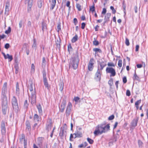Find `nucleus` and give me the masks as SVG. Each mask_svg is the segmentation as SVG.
<instances>
[{
    "mask_svg": "<svg viewBox=\"0 0 148 148\" xmlns=\"http://www.w3.org/2000/svg\"><path fill=\"white\" fill-rule=\"evenodd\" d=\"M122 6H123V11H124V13L125 14V15L126 14V10H125L126 6L125 5L124 3V2H123V3Z\"/></svg>",
    "mask_w": 148,
    "mask_h": 148,
    "instance_id": "e433bc0d",
    "label": "nucleus"
},
{
    "mask_svg": "<svg viewBox=\"0 0 148 148\" xmlns=\"http://www.w3.org/2000/svg\"><path fill=\"white\" fill-rule=\"evenodd\" d=\"M37 47L36 40V39H33V43L32 45V47L33 48H36Z\"/></svg>",
    "mask_w": 148,
    "mask_h": 148,
    "instance_id": "473e14b6",
    "label": "nucleus"
},
{
    "mask_svg": "<svg viewBox=\"0 0 148 148\" xmlns=\"http://www.w3.org/2000/svg\"><path fill=\"white\" fill-rule=\"evenodd\" d=\"M28 104L27 102V100H26L25 101L24 106H23V108L26 110L28 107Z\"/></svg>",
    "mask_w": 148,
    "mask_h": 148,
    "instance_id": "b1692460",
    "label": "nucleus"
},
{
    "mask_svg": "<svg viewBox=\"0 0 148 148\" xmlns=\"http://www.w3.org/2000/svg\"><path fill=\"white\" fill-rule=\"evenodd\" d=\"M110 9L112 10V13L113 14H115L116 12V10L114 9L113 7L111 6L110 7Z\"/></svg>",
    "mask_w": 148,
    "mask_h": 148,
    "instance_id": "8fccbe9b",
    "label": "nucleus"
},
{
    "mask_svg": "<svg viewBox=\"0 0 148 148\" xmlns=\"http://www.w3.org/2000/svg\"><path fill=\"white\" fill-rule=\"evenodd\" d=\"M138 120V119L137 118L134 119L131 123L132 126L134 127H136L137 125Z\"/></svg>",
    "mask_w": 148,
    "mask_h": 148,
    "instance_id": "ddd939ff",
    "label": "nucleus"
},
{
    "mask_svg": "<svg viewBox=\"0 0 148 148\" xmlns=\"http://www.w3.org/2000/svg\"><path fill=\"white\" fill-rule=\"evenodd\" d=\"M1 133L3 134H5L6 132L5 124V123L3 122L1 123Z\"/></svg>",
    "mask_w": 148,
    "mask_h": 148,
    "instance_id": "f8f14e48",
    "label": "nucleus"
},
{
    "mask_svg": "<svg viewBox=\"0 0 148 148\" xmlns=\"http://www.w3.org/2000/svg\"><path fill=\"white\" fill-rule=\"evenodd\" d=\"M87 140L89 143L90 144H92L93 143V140L92 139L89 138H87Z\"/></svg>",
    "mask_w": 148,
    "mask_h": 148,
    "instance_id": "58836bf2",
    "label": "nucleus"
},
{
    "mask_svg": "<svg viewBox=\"0 0 148 148\" xmlns=\"http://www.w3.org/2000/svg\"><path fill=\"white\" fill-rule=\"evenodd\" d=\"M64 85V83L62 82H61L59 84V89L61 91L63 90Z\"/></svg>",
    "mask_w": 148,
    "mask_h": 148,
    "instance_id": "393cba45",
    "label": "nucleus"
},
{
    "mask_svg": "<svg viewBox=\"0 0 148 148\" xmlns=\"http://www.w3.org/2000/svg\"><path fill=\"white\" fill-rule=\"evenodd\" d=\"M34 119L36 121H38L40 120V118L39 116L37 114H35L34 116Z\"/></svg>",
    "mask_w": 148,
    "mask_h": 148,
    "instance_id": "5701e85b",
    "label": "nucleus"
},
{
    "mask_svg": "<svg viewBox=\"0 0 148 148\" xmlns=\"http://www.w3.org/2000/svg\"><path fill=\"white\" fill-rule=\"evenodd\" d=\"M111 16V14L110 13H107L106 15H105V21L104 22V23H106L107 21H109V19L110 17Z\"/></svg>",
    "mask_w": 148,
    "mask_h": 148,
    "instance_id": "f3484780",
    "label": "nucleus"
},
{
    "mask_svg": "<svg viewBox=\"0 0 148 148\" xmlns=\"http://www.w3.org/2000/svg\"><path fill=\"white\" fill-rule=\"evenodd\" d=\"M47 26L46 24L44 23L42 24V30L43 31H44L46 30Z\"/></svg>",
    "mask_w": 148,
    "mask_h": 148,
    "instance_id": "f704fd0d",
    "label": "nucleus"
},
{
    "mask_svg": "<svg viewBox=\"0 0 148 148\" xmlns=\"http://www.w3.org/2000/svg\"><path fill=\"white\" fill-rule=\"evenodd\" d=\"M100 71L98 69L97 72L95 74V78L98 80L100 81L101 79Z\"/></svg>",
    "mask_w": 148,
    "mask_h": 148,
    "instance_id": "4468645a",
    "label": "nucleus"
},
{
    "mask_svg": "<svg viewBox=\"0 0 148 148\" xmlns=\"http://www.w3.org/2000/svg\"><path fill=\"white\" fill-rule=\"evenodd\" d=\"M51 122H50L48 124V125H47V128L48 129V130H50L51 128Z\"/></svg>",
    "mask_w": 148,
    "mask_h": 148,
    "instance_id": "4c0bfd02",
    "label": "nucleus"
},
{
    "mask_svg": "<svg viewBox=\"0 0 148 148\" xmlns=\"http://www.w3.org/2000/svg\"><path fill=\"white\" fill-rule=\"evenodd\" d=\"M122 61L121 60H119L118 63V65L120 67L122 66Z\"/></svg>",
    "mask_w": 148,
    "mask_h": 148,
    "instance_id": "c03bdc74",
    "label": "nucleus"
},
{
    "mask_svg": "<svg viewBox=\"0 0 148 148\" xmlns=\"http://www.w3.org/2000/svg\"><path fill=\"white\" fill-rule=\"evenodd\" d=\"M108 66H114V67L115 66V64L113 63H108Z\"/></svg>",
    "mask_w": 148,
    "mask_h": 148,
    "instance_id": "5fc2aeb1",
    "label": "nucleus"
},
{
    "mask_svg": "<svg viewBox=\"0 0 148 148\" xmlns=\"http://www.w3.org/2000/svg\"><path fill=\"white\" fill-rule=\"evenodd\" d=\"M110 126L109 124L106 125L102 124L97 125L95 128L94 132V134L95 136L101 135L103 133L107 132L110 130Z\"/></svg>",
    "mask_w": 148,
    "mask_h": 148,
    "instance_id": "f257e3e1",
    "label": "nucleus"
},
{
    "mask_svg": "<svg viewBox=\"0 0 148 148\" xmlns=\"http://www.w3.org/2000/svg\"><path fill=\"white\" fill-rule=\"evenodd\" d=\"M10 6V3L7 1L6 3L5 6V13H8L9 10V7Z\"/></svg>",
    "mask_w": 148,
    "mask_h": 148,
    "instance_id": "dca6fc26",
    "label": "nucleus"
},
{
    "mask_svg": "<svg viewBox=\"0 0 148 148\" xmlns=\"http://www.w3.org/2000/svg\"><path fill=\"white\" fill-rule=\"evenodd\" d=\"M2 101V111L3 114H5L7 110V101L6 97H4Z\"/></svg>",
    "mask_w": 148,
    "mask_h": 148,
    "instance_id": "20e7f679",
    "label": "nucleus"
},
{
    "mask_svg": "<svg viewBox=\"0 0 148 148\" xmlns=\"http://www.w3.org/2000/svg\"><path fill=\"white\" fill-rule=\"evenodd\" d=\"M79 62V59L77 56L75 55L72 57L69 62V67H72L74 69H76L78 67Z\"/></svg>",
    "mask_w": 148,
    "mask_h": 148,
    "instance_id": "7ed1b4c3",
    "label": "nucleus"
},
{
    "mask_svg": "<svg viewBox=\"0 0 148 148\" xmlns=\"http://www.w3.org/2000/svg\"><path fill=\"white\" fill-rule=\"evenodd\" d=\"M29 90V101L32 104H34L36 102V92L34 84L32 82L30 83L28 87V91Z\"/></svg>",
    "mask_w": 148,
    "mask_h": 148,
    "instance_id": "f03ea898",
    "label": "nucleus"
},
{
    "mask_svg": "<svg viewBox=\"0 0 148 148\" xmlns=\"http://www.w3.org/2000/svg\"><path fill=\"white\" fill-rule=\"evenodd\" d=\"M106 12V10L105 8H103V9L102 11V14H105Z\"/></svg>",
    "mask_w": 148,
    "mask_h": 148,
    "instance_id": "bf43d9fd",
    "label": "nucleus"
},
{
    "mask_svg": "<svg viewBox=\"0 0 148 148\" xmlns=\"http://www.w3.org/2000/svg\"><path fill=\"white\" fill-rule=\"evenodd\" d=\"M43 81L44 82V85L45 86V87L48 89H49V86L48 83L47 79L46 77H44V79H43Z\"/></svg>",
    "mask_w": 148,
    "mask_h": 148,
    "instance_id": "a211bd4d",
    "label": "nucleus"
},
{
    "mask_svg": "<svg viewBox=\"0 0 148 148\" xmlns=\"http://www.w3.org/2000/svg\"><path fill=\"white\" fill-rule=\"evenodd\" d=\"M72 105L70 102H69L66 108V113L67 116L70 115V113L72 108Z\"/></svg>",
    "mask_w": 148,
    "mask_h": 148,
    "instance_id": "9d476101",
    "label": "nucleus"
},
{
    "mask_svg": "<svg viewBox=\"0 0 148 148\" xmlns=\"http://www.w3.org/2000/svg\"><path fill=\"white\" fill-rule=\"evenodd\" d=\"M19 90L18 83V82H17L16 84V93L18 95L19 94Z\"/></svg>",
    "mask_w": 148,
    "mask_h": 148,
    "instance_id": "412c9836",
    "label": "nucleus"
},
{
    "mask_svg": "<svg viewBox=\"0 0 148 148\" xmlns=\"http://www.w3.org/2000/svg\"><path fill=\"white\" fill-rule=\"evenodd\" d=\"M99 27V26L98 25H97L95 27V31H97L98 30V29Z\"/></svg>",
    "mask_w": 148,
    "mask_h": 148,
    "instance_id": "774afa93",
    "label": "nucleus"
},
{
    "mask_svg": "<svg viewBox=\"0 0 148 148\" xmlns=\"http://www.w3.org/2000/svg\"><path fill=\"white\" fill-rule=\"evenodd\" d=\"M32 3V0H25V3L28 4L27 11L28 12H30L31 10Z\"/></svg>",
    "mask_w": 148,
    "mask_h": 148,
    "instance_id": "6e6552de",
    "label": "nucleus"
},
{
    "mask_svg": "<svg viewBox=\"0 0 148 148\" xmlns=\"http://www.w3.org/2000/svg\"><path fill=\"white\" fill-rule=\"evenodd\" d=\"M57 29L58 32H59L61 30V25L60 23L58 24L57 27Z\"/></svg>",
    "mask_w": 148,
    "mask_h": 148,
    "instance_id": "3c124183",
    "label": "nucleus"
},
{
    "mask_svg": "<svg viewBox=\"0 0 148 148\" xmlns=\"http://www.w3.org/2000/svg\"><path fill=\"white\" fill-rule=\"evenodd\" d=\"M93 44L94 45L97 46L98 45L99 42L95 40L93 41Z\"/></svg>",
    "mask_w": 148,
    "mask_h": 148,
    "instance_id": "4d7b16f0",
    "label": "nucleus"
},
{
    "mask_svg": "<svg viewBox=\"0 0 148 148\" xmlns=\"http://www.w3.org/2000/svg\"><path fill=\"white\" fill-rule=\"evenodd\" d=\"M19 25L20 28L23 25V21L22 20L20 21Z\"/></svg>",
    "mask_w": 148,
    "mask_h": 148,
    "instance_id": "680f3d73",
    "label": "nucleus"
},
{
    "mask_svg": "<svg viewBox=\"0 0 148 148\" xmlns=\"http://www.w3.org/2000/svg\"><path fill=\"white\" fill-rule=\"evenodd\" d=\"M138 145H139V147H140L142 146V145L143 144V143L142 141H141L140 140H138Z\"/></svg>",
    "mask_w": 148,
    "mask_h": 148,
    "instance_id": "de8ad7c7",
    "label": "nucleus"
},
{
    "mask_svg": "<svg viewBox=\"0 0 148 148\" xmlns=\"http://www.w3.org/2000/svg\"><path fill=\"white\" fill-rule=\"evenodd\" d=\"M37 108L38 110V111L39 113L42 114V107L40 104H39L37 106Z\"/></svg>",
    "mask_w": 148,
    "mask_h": 148,
    "instance_id": "aec40b11",
    "label": "nucleus"
},
{
    "mask_svg": "<svg viewBox=\"0 0 148 148\" xmlns=\"http://www.w3.org/2000/svg\"><path fill=\"white\" fill-rule=\"evenodd\" d=\"M80 98L78 97H75L74 98L73 100H74L76 103H77L78 101L79 100Z\"/></svg>",
    "mask_w": 148,
    "mask_h": 148,
    "instance_id": "ea45409f",
    "label": "nucleus"
},
{
    "mask_svg": "<svg viewBox=\"0 0 148 148\" xmlns=\"http://www.w3.org/2000/svg\"><path fill=\"white\" fill-rule=\"evenodd\" d=\"M95 4L94 3H93V5L90 7V11L92 12L93 13L94 11H95Z\"/></svg>",
    "mask_w": 148,
    "mask_h": 148,
    "instance_id": "cd10ccee",
    "label": "nucleus"
},
{
    "mask_svg": "<svg viewBox=\"0 0 148 148\" xmlns=\"http://www.w3.org/2000/svg\"><path fill=\"white\" fill-rule=\"evenodd\" d=\"M73 135H75V137H74V138H75L76 137H81L82 136V131H77L76 133L73 134Z\"/></svg>",
    "mask_w": 148,
    "mask_h": 148,
    "instance_id": "2eb2a0df",
    "label": "nucleus"
},
{
    "mask_svg": "<svg viewBox=\"0 0 148 148\" xmlns=\"http://www.w3.org/2000/svg\"><path fill=\"white\" fill-rule=\"evenodd\" d=\"M56 43L57 47L60 48V47L61 43L60 39H59V40H58L56 41Z\"/></svg>",
    "mask_w": 148,
    "mask_h": 148,
    "instance_id": "7c9ffc66",
    "label": "nucleus"
},
{
    "mask_svg": "<svg viewBox=\"0 0 148 148\" xmlns=\"http://www.w3.org/2000/svg\"><path fill=\"white\" fill-rule=\"evenodd\" d=\"M125 43L126 45H127V46H129L130 45L129 40L127 38H125Z\"/></svg>",
    "mask_w": 148,
    "mask_h": 148,
    "instance_id": "a18cd8bd",
    "label": "nucleus"
},
{
    "mask_svg": "<svg viewBox=\"0 0 148 148\" xmlns=\"http://www.w3.org/2000/svg\"><path fill=\"white\" fill-rule=\"evenodd\" d=\"M38 7L40 8H41L42 7V1L41 0H38Z\"/></svg>",
    "mask_w": 148,
    "mask_h": 148,
    "instance_id": "c85d7f7f",
    "label": "nucleus"
},
{
    "mask_svg": "<svg viewBox=\"0 0 148 148\" xmlns=\"http://www.w3.org/2000/svg\"><path fill=\"white\" fill-rule=\"evenodd\" d=\"M11 31V29L10 27H9L8 28L7 30H6L5 32V33L6 34H8L10 33Z\"/></svg>",
    "mask_w": 148,
    "mask_h": 148,
    "instance_id": "79ce46f5",
    "label": "nucleus"
},
{
    "mask_svg": "<svg viewBox=\"0 0 148 148\" xmlns=\"http://www.w3.org/2000/svg\"><path fill=\"white\" fill-rule=\"evenodd\" d=\"M73 22L75 25H76L77 23V21L76 18H74L73 19Z\"/></svg>",
    "mask_w": 148,
    "mask_h": 148,
    "instance_id": "e2e57ef3",
    "label": "nucleus"
},
{
    "mask_svg": "<svg viewBox=\"0 0 148 148\" xmlns=\"http://www.w3.org/2000/svg\"><path fill=\"white\" fill-rule=\"evenodd\" d=\"M78 36L77 35H76L75 36L73 37V38L72 39L71 42H72L74 43L78 39Z\"/></svg>",
    "mask_w": 148,
    "mask_h": 148,
    "instance_id": "a878e982",
    "label": "nucleus"
},
{
    "mask_svg": "<svg viewBox=\"0 0 148 148\" xmlns=\"http://www.w3.org/2000/svg\"><path fill=\"white\" fill-rule=\"evenodd\" d=\"M141 100L140 99L137 101L135 103V106H138V105L141 103Z\"/></svg>",
    "mask_w": 148,
    "mask_h": 148,
    "instance_id": "6e6d98bb",
    "label": "nucleus"
},
{
    "mask_svg": "<svg viewBox=\"0 0 148 148\" xmlns=\"http://www.w3.org/2000/svg\"><path fill=\"white\" fill-rule=\"evenodd\" d=\"M14 67L16 69L15 73L17 74L18 72L19 69L18 66V64H15Z\"/></svg>",
    "mask_w": 148,
    "mask_h": 148,
    "instance_id": "2f4dec72",
    "label": "nucleus"
},
{
    "mask_svg": "<svg viewBox=\"0 0 148 148\" xmlns=\"http://www.w3.org/2000/svg\"><path fill=\"white\" fill-rule=\"evenodd\" d=\"M25 137L24 135L23 134H22L21 135V137L20 139V141H22L25 140Z\"/></svg>",
    "mask_w": 148,
    "mask_h": 148,
    "instance_id": "49530a36",
    "label": "nucleus"
},
{
    "mask_svg": "<svg viewBox=\"0 0 148 148\" xmlns=\"http://www.w3.org/2000/svg\"><path fill=\"white\" fill-rule=\"evenodd\" d=\"M26 129L28 130V131H29L31 130V127L30 123L29 121H27L26 123Z\"/></svg>",
    "mask_w": 148,
    "mask_h": 148,
    "instance_id": "4be33fe9",
    "label": "nucleus"
},
{
    "mask_svg": "<svg viewBox=\"0 0 148 148\" xmlns=\"http://www.w3.org/2000/svg\"><path fill=\"white\" fill-rule=\"evenodd\" d=\"M126 95L127 96H129L130 95V92L129 90H127L126 91Z\"/></svg>",
    "mask_w": 148,
    "mask_h": 148,
    "instance_id": "052dcab7",
    "label": "nucleus"
},
{
    "mask_svg": "<svg viewBox=\"0 0 148 148\" xmlns=\"http://www.w3.org/2000/svg\"><path fill=\"white\" fill-rule=\"evenodd\" d=\"M35 67L34 64H32L31 65V71L32 72H34Z\"/></svg>",
    "mask_w": 148,
    "mask_h": 148,
    "instance_id": "09e8293b",
    "label": "nucleus"
},
{
    "mask_svg": "<svg viewBox=\"0 0 148 148\" xmlns=\"http://www.w3.org/2000/svg\"><path fill=\"white\" fill-rule=\"evenodd\" d=\"M23 141L24 148H26V146L27 145V141L25 140H24Z\"/></svg>",
    "mask_w": 148,
    "mask_h": 148,
    "instance_id": "13d9d810",
    "label": "nucleus"
},
{
    "mask_svg": "<svg viewBox=\"0 0 148 148\" xmlns=\"http://www.w3.org/2000/svg\"><path fill=\"white\" fill-rule=\"evenodd\" d=\"M100 65L101 67V70H102L103 68L106 66V64L104 63L103 62H101L100 64Z\"/></svg>",
    "mask_w": 148,
    "mask_h": 148,
    "instance_id": "c756f323",
    "label": "nucleus"
},
{
    "mask_svg": "<svg viewBox=\"0 0 148 148\" xmlns=\"http://www.w3.org/2000/svg\"><path fill=\"white\" fill-rule=\"evenodd\" d=\"M56 4V0H52V2L51 4V8L50 9L52 10L54 8Z\"/></svg>",
    "mask_w": 148,
    "mask_h": 148,
    "instance_id": "6ab92c4d",
    "label": "nucleus"
},
{
    "mask_svg": "<svg viewBox=\"0 0 148 148\" xmlns=\"http://www.w3.org/2000/svg\"><path fill=\"white\" fill-rule=\"evenodd\" d=\"M6 58L5 59H8L9 61H11L13 59L11 55H9L8 54H7V56L6 57Z\"/></svg>",
    "mask_w": 148,
    "mask_h": 148,
    "instance_id": "bb28decb",
    "label": "nucleus"
},
{
    "mask_svg": "<svg viewBox=\"0 0 148 148\" xmlns=\"http://www.w3.org/2000/svg\"><path fill=\"white\" fill-rule=\"evenodd\" d=\"M10 46V44L9 43H6L4 47L6 49H8L9 48Z\"/></svg>",
    "mask_w": 148,
    "mask_h": 148,
    "instance_id": "864d4df0",
    "label": "nucleus"
},
{
    "mask_svg": "<svg viewBox=\"0 0 148 148\" xmlns=\"http://www.w3.org/2000/svg\"><path fill=\"white\" fill-rule=\"evenodd\" d=\"M12 104L14 110L16 112H17L19 110V108L17 99L14 96L12 99Z\"/></svg>",
    "mask_w": 148,
    "mask_h": 148,
    "instance_id": "39448f33",
    "label": "nucleus"
},
{
    "mask_svg": "<svg viewBox=\"0 0 148 148\" xmlns=\"http://www.w3.org/2000/svg\"><path fill=\"white\" fill-rule=\"evenodd\" d=\"M95 63V61L93 58H91L89 60L88 65V69L90 71H92L93 68V65Z\"/></svg>",
    "mask_w": 148,
    "mask_h": 148,
    "instance_id": "423d86ee",
    "label": "nucleus"
},
{
    "mask_svg": "<svg viewBox=\"0 0 148 148\" xmlns=\"http://www.w3.org/2000/svg\"><path fill=\"white\" fill-rule=\"evenodd\" d=\"M108 84L110 86H112V84H113V81L112 80H110L108 81Z\"/></svg>",
    "mask_w": 148,
    "mask_h": 148,
    "instance_id": "338daca9",
    "label": "nucleus"
},
{
    "mask_svg": "<svg viewBox=\"0 0 148 148\" xmlns=\"http://www.w3.org/2000/svg\"><path fill=\"white\" fill-rule=\"evenodd\" d=\"M114 116L113 115H112L108 117V119L109 120H112L114 118Z\"/></svg>",
    "mask_w": 148,
    "mask_h": 148,
    "instance_id": "603ef678",
    "label": "nucleus"
},
{
    "mask_svg": "<svg viewBox=\"0 0 148 148\" xmlns=\"http://www.w3.org/2000/svg\"><path fill=\"white\" fill-rule=\"evenodd\" d=\"M76 7L79 11H80L82 9L81 6L79 4L77 3L76 4Z\"/></svg>",
    "mask_w": 148,
    "mask_h": 148,
    "instance_id": "37998d69",
    "label": "nucleus"
},
{
    "mask_svg": "<svg viewBox=\"0 0 148 148\" xmlns=\"http://www.w3.org/2000/svg\"><path fill=\"white\" fill-rule=\"evenodd\" d=\"M66 102L65 101H63L61 103L60 107V112H63L65 107Z\"/></svg>",
    "mask_w": 148,
    "mask_h": 148,
    "instance_id": "9b49d317",
    "label": "nucleus"
},
{
    "mask_svg": "<svg viewBox=\"0 0 148 148\" xmlns=\"http://www.w3.org/2000/svg\"><path fill=\"white\" fill-rule=\"evenodd\" d=\"M46 64V61L45 60V58L43 57L42 58V67L43 66H45Z\"/></svg>",
    "mask_w": 148,
    "mask_h": 148,
    "instance_id": "c9c22d12",
    "label": "nucleus"
},
{
    "mask_svg": "<svg viewBox=\"0 0 148 148\" xmlns=\"http://www.w3.org/2000/svg\"><path fill=\"white\" fill-rule=\"evenodd\" d=\"M85 26V24L84 23H82L81 28L83 29L84 28Z\"/></svg>",
    "mask_w": 148,
    "mask_h": 148,
    "instance_id": "0e129e2a",
    "label": "nucleus"
},
{
    "mask_svg": "<svg viewBox=\"0 0 148 148\" xmlns=\"http://www.w3.org/2000/svg\"><path fill=\"white\" fill-rule=\"evenodd\" d=\"M7 91V83H5L3 84L2 91V100L3 99L4 97H6L5 95V93Z\"/></svg>",
    "mask_w": 148,
    "mask_h": 148,
    "instance_id": "1a4fd4ad",
    "label": "nucleus"
},
{
    "mask_svg": "<svg viewBox=\"0 0 148 148\" xmlns=\"http://www.w3.org/2000/svg\"><path fill=\"white\" fill-rule=\"evenodd\" d=\"M127 81L126 77H124L123 78V82L124 83H125Z\"/></svg>",
    "mask_w": 148,
    "mask_h": 148,
    "instance_id": "69168bd1",
    "label": "nucleus"
},
{
    "mask_svg": "<svg viewBox=\"0 0 148 148\" xmlns=\"http://www.w3.org/2000/svg\"><path fill=\"white\" fill-rule=\"evenodd\" d=\"M133 79L134 80H138L139 79V77L137 75L135 72L134 77H133Z\"/></svg>",
    "mask_w": 148,
    "mask_h": 148,
    "instance_id": "72a5a7b5",
    "label": "nucleus"
},
{
    "mask_svg": "<svg viewBox=\"0 0 148 148\" xmlns=\"http://www.w3.org/2000/svg\"><path fill=\"white\" fill-rule=\"evenodd\" d=\"M107 73H110V76H114L116 75V72L115 70L112 68H107L106 69Z\"/></svg>",
    "mask_w": 148,
    "mask_h": 148,
    "instance_id": "0eeeda50",
    "label": "nucleus"
},
{
    "mask_svg": "<svg viewBox=\"0 0 148 148\" xmlns=\"http://www.w3.org/2000/svg\"><path fill=\"white\" fill-rule=\"evenodd\" d=\"M93 51H95L96 53L97 52H98L99 53L101 52V50L97 48H95L93 49Z\"/></svg>",
    "mask_w": 148,
    "mask_h": 148,
    "instance_id": "a19ab883",
    "label": "nucleus"
}]
</instances>
